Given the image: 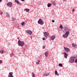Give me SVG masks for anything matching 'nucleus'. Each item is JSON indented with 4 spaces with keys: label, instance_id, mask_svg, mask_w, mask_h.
I'll use <instances>...</instances> for the list:
<instances>
[{
    "label": "nucleus",
    "instance_id": "1",
    "mask_svg": "<svg viewBox=\"0 0 77 77\" xmlns=\"http://www.w3.org/2000/svg\"><path fill=\"white\" fill-rule=\"evenodd\" d=\"M18 45L19 46H21L23 47L24 45V42L23 41H21L19 40L18 41Z\"/></svg>",
    "mask_w": 77,
    "mask_h": 77
},
{
    "label": "nucleus",
    "instance_id": "2",
    "mask_svg": "<svg viewBox=\"0 0 77 77\" xmlns=\"http://www.w3.org/2000/svg\"><path fill=\"white\" fill-rule=\"evenodd\" d=\"M68 35H69V32L67 31L63 35V37L64 38H67L68 36Z\"/></svg>",
    "mask_w": 77,
    "mask_h": 77
},
{
    "label": "nucleus",
    "instance_id": "3",
    "mask_svg": "<svg viewBox=\"0 0 77 77\" xmlns=\"http://www.w3.org/2000/svg\"><path fill=\"white\" fill-rule=\"evenodd\" d=\"M71 59L69 60V62L71 63H74V60L75 59V58L74 57H71Z\"/></svg>",
    "mask_w": 77,
    "mask_h": 77
},
{
    "label": "nucleus",
    "instance_id": "4",
    "mask_svg": "<svg viewBox=\"0 0 77 77\" xmlns=\"http://www.w3.org/2000/svg\"><path fill=\"white\" fill-rule=\"evenodd\" d=\"M38 24H41V25H42L44 24V21L42 20L41 19H40L39 20H38Z\"/></svg>",
    "mask_w": 77,
    "mask_h": 77
},
{
    "label": "nucleus",
    "instance_id": "5",
    "mask_svg": "<svg viewBox=\"0 0 77 77\" xmlns=\"http://www.w3.org/2000/svg\"><path fill=\"white\" fill-rule=\"evenodd\" d=\"M26 33L27 34H29L30 35H31L32 34V32L30 30H27Z\"/></svg>",
    "mask_w": 77,
    "mask_h": 77
},
{
    "label": "nucleus",
    "instance_id": "6",
    "mask_svg": "<svg viewBox=\"0 0 77 77\" xmlns=\"http://www.w3.org/2000/svg\"><path fill=\"white\" fill-rule=\"evenodd\" d=\"M48 35H49V33L46 32L44 33V36L45 37L47 38V36H48Z\"/></svg>",
    "mask_w": 77,
    "mask_h": 77
},
{
    "label": "nucleus",
    "instance_id": "7",
    "mask_svg": "<svg viewBox=\"0 0 77 77\" xmlns=\"http://www.w3.org/2000/svg\"><path fill=\"white\" fill-rule=\"evenodd\" d=\"M13 74V72H10L8 75V77H14V76L12 75Z\"/></svg>",
    "mask_w": 77,
    "mask_h": 77
},
{
    "label": "nucleus",
    "instance_id": "8",
    "mask_svg": "<svg viewBox=\"0 0 77 77\" xmlns=\"http://www.w3.org/2000/svg\"><path fill=\"white\" fill-rule=\"evenodd\" d=\"M7 5L8 6L12 7V4L11 2H9L8 4H7Z\"/></svg>",
    "mask_w": 77,
    "mask_h": 77
},
{
    "label": "nucleus",
    "instance_id": "9",
    "mask_svg": "<svg viewBox=\"0 0 77 77\" xmlns=\"http://www.w3.org/2000/svg\"><path fill=\"white\" fill-rule=\"evenodd\" d=\"M50 38L52 41H53L56 38V37L55 36L52 35L51 37Z\"/></svg>",
    "mask_w": 77,
    "mask_h": 77
},
{
    "label": "nucleus",
    "instance_id": "10",
    "mask_svg": "<svg viewBox=\"0 0 77 77\" xmlns=\"http://www.w3.org/2000/svg\"><path fill=\"white\" fill-rule=\"evenodd\" d=\"M64 50L66 52H69L70 51V49L67 48H64Z\"/></svg>",
    "mask_w": 77,
    "mask_h": 77
},
{
    "label": "nucleus",
    "instance_id": "11",
    "mask_svg": "<svg viewBox=\"0 0 77 77\" xmlns=\"http://www.w3.org/2000/svg\"><path fill=\"white\" fill-rule=\"evenodd\" d=\"M63 54H64V57L65 58H67L68 57V54H66V53H63Z\"/></svg>",
    "mask_w": 77,
    "mask_h": 77
},
{
    "label": "nucleus",
    "instance_id": "12",
    "mask_svg": "<svg viewBox=\"0 0 77 77\" xmlns=\"http://www.w3.org/2000/svg\"><path fill=\"white\" fill-rule=\"evenodd\" d=\"M26 11V12H29V11H30V9L28 8L25 9L24 11Z\"/></svg>",
    "mask_w": 77,
    "mask_h": 77
},
{
    "label": "nucleus",
    "instance_id": "13",
    "mask_svg": "<svg viewBox=\"0 0 77 77\" xmlns=\"http://www.w3.org/2000/svg\"><path fill=\"white\" fill-rule=\"evenodd\" d=\"M55 75H57V76H59V74L57 73V70H55Z\"/></svg>",
    "mask_w": 77,
    "mask_h": 77
},
{
    "label": "nucleus",
    "instance_id": "14",
    "mask_svg": "<svg viewBox=\"0 0 77 77\" xmlns=\"http://www.w3.org/2000/svg\"><path fill=\"white\" fill-rule=\"evenodd\" d=\"M48 53L47 52H46L45 53V55L46 56V57H47V56L48 55Z\"/></svg>",
    "mask_w": 77,
    "mask_h": 77
},
{
    "label": "nucleus",
    "instance_id": "15",
    "mask_svg": "<svg viewBox=\"0 0 77 77\" xmlns=\"http://www.w3.org/2000/svg\"><path fill=\"white\" fill-rule=\"evenodd\" d=\"M51 3H48V7L49 8L50 7H51Z\"/></svg>",
    "mask_w": 77,
    "mask_h": 77
},
{
    "label": "nucleus",
    "instance_id": "16",
    "mask_svg": "<svg viewBox=\"0 0 77 77\" xmlns=\"http://www.w3.org/2000/svg\"><path fill=\"white\" fill-rule=\"evenodd\" d=\"M59 66H60V67H63V65H62V63H59Z\"/></svg>",
    "mask_w": 77,
    "mask_h": 77
},
{
    "label": "nucleus",
    "instance_id": "17",
    "mask_svg": "<svg viewBox=\"0 0 77 77\" xmlns=\"http://www.w3.org/2000/svg\"><path fill=\"white\" fill-rule=\"evenodd\" d=\"M0 53L1 54H3V53H4V51L2 50L0 51Z\"/></svg>",
    "mask_w": 77,
    "mask_h": 77
},
{
    "label": "nucleus",
    "instance_id": "18",
    "mask_svg": "<svg viewBox=\"0 0 77 77\" xmlns=\"http://www.w3.org/2000/svg\"><path fill=\"white\" fill-rule=\"evenodd\" d=\"M15 2L17 3H18V4H19V3H20V2H19V1L17 0H15Z\"/></svg>",
    "mask_w": 77,
    "mask_h": 77
},
{
    "label": "nucleus",
    "instance_id": "19",
    "mask_svg": "<svg viewBox=\"0 0 77 77\" xmlns=\"http://www.w3.org/2000/svg\"><path fill=\"white\" fill-rule=\"evenodd\" d=\"M49 74L48 73L45 74V73H44L43 74V75H45V76H47V75H48Z\"/></svg>",
    "mask_w": 77,
    "mask_h": 77
},
{
    "label": "nucleus",
    "instance_id": "20",
    "mask_svg": "<svg viewBox=\"0 0 77 77\" xmlns=\"http://www.w3.org/2000/svg\"><path fill=\"white\" fill-rule=\"evenodd\" d=\"M32 77H35V74L33 73V72L32 73Z\"/></svg>",
    "mask_w": 77,
    "mask_h": 77
},
{
    "label": "nucleus",
    "instance_id": "21",
    "mask_svg": "<svg viewBox=\"0 0 77 77\" xmlns=\"http://www.w3.org/2000/svg\"><path fill=\"white\" fill-rule=\"evenodd\" d=\"M24 24H25V22H23L22 23H21L22 26H23V25H24Z\"/></svg>",
    "mask_w": 77,
    "mask_h": 77
},
{
    "label": "nucleus",
    "instance_id": "22",
    "mask_svg": "<svg viewBox=\"0 0 77 77\" xmlns=\"http://www.w3.org/2000/svg\"><path fill=\"white\" fill-rule=\"evenodd\" d=\"M64 29L65 30H67V29H68V28H67L65 26H64Z\"/></svg>",
    "mask_w": 77,
    "mask_h": 77
},
{
    "label": "nucleus",
    "instance_id": "23",
    "mask_svg": "<svg viewBox=\"0 0 77 77\" xmlns=\"http://www.w3.org/2000/svg\"><path fill=\"white\" fill-rule=\"evenodd\" d=\"M60 29H62V28H63L62 25H60Z\"/></svg>",
    "mask_w": 77,
    "mask_h": 77
},
{
    "label": "nucleus",
    "instance_id": "24",
    "mask_svg": "<svg viewBox=\"0 0 77 77\" xmlns=\"http://www.w3.org/2000/svg\"><path fill=\"white\" fill-rule=\"evenodd\" d=\"M45 48V45H44L43 46V49H44V48Z\"/></svg>",
    "mask_w": 77,
    "mask_h": 77
},
{
    "label": "nucleus",
    "instance_id": "25",
    "mask_svg": "<svg viewBox=\"0 0 77 77\" xmlns=\"http://www.w3.org/2000/svg\"><path fill=\"white\" fill-rule=\"evenodd\" d=\"M10 55H11V57H12V55H14V53H11L10 54Z\"/></svg>",
    "mask_w": 77,
    "mask_h": 77
},
{
    "label": "nucleus",
    "instance_id": "26",
    "mask_svg": "<svg viewBox=\"0 0 77 77\" xmlns=\"http://www.w3.org/2000/svg\"><path fill=\"white\" fill-rule=\"evenodd\" d=\"M52 3L54 5H55V3H54V2H52Z\"/></svg>",
    "mask_w": 77,
    "mask_h": 77
},
{
    "label": "nucleus",
    "instance_id": "27",
    "mask_svg": "<svg viewBox=\"0 0 77 77\" xmlns=\"http://www.w3.org/2000/svg\"><path fill=\"white\" fill-rule=\"evenodd\" d=\"M43 41H44L45 40V37H44L43 38Z\"/></svg>",
    "mask_w": 77,
    "mask_h": 77
},
{
    "label": "nucleus",
    "instance_id": "28",
    "mask_svg": "<svg viewBox=\"0 0 77 77\" xmlns=\"http://www.w3.org/2000/svg\"><path fill=\"white\" fill-rule=\"evenodd\" d=\"M72 45L73 46V47H75V45H74V44H72Z\"/></svg>",
    "mask_w": 77,
    "mask_h": 77
},
{
    "label": "nucleus",
    "instance_id": "29",
    "mask_svg": "<svg viewBox=\"0 0 77 77\" xmlns=\"http://www.w3.org/2000/svg\"><path fill=\"white\" fill-rule=\"evenodd\" d=\"M36 63L37 64H38V65H39V63H38V62H37Z\"/></svg>",
    "mask_w": 77,
    "mask_h": 77
},
{
    "label": "nucleus",
    "instance_id": "30",
    "mask_svg": "<svg viewBox=\"0 0 77 77\" xmlns=\"http://www.w3.org/2000/svg\"><path fill=\"white\" fill-rule=\"evenodd\" d=\"M75 62H76V63H77V59H76Z\"/></svg>",
    "mask_w": 77,
    "mask_h": 77
},
{
    "label": "nucleus",
    "instance_id": "31",
    "mask_svg": "<svg viewBox=\"0 0 77 77\" xmlns=\"http://www.w3.org/2000/svg\"><path fill=\"white\" fill-rule=\"evenodd\" d=\"M0 14V15H2V14H3V12H2Z\"/></svg>",
    "mask_w": 77,
    "mask_h": 77
},
{
    "label": "nucleus",
    "instance_id": "32",
    "mask_svg": "<svg viewBox=\"0 0 77 77\" xmlns=\"http://www.w3.org/2000/svg\"><path fill=\"white\" fill-rule=\"evenodd\" d=\"M52 22H53V23H54V20H53L52 21Z\"/></svg>",
    "mask_w": 77,
    "mask_h": 77
},
{
    "label": "nucleus",
    "instance_id": "33",
    "mask_svg": "<svg viewBox=\"0 0 77 77\" xmlns=\"http://www.w3.org/2000/svg\"><path fill=\"white\" fill-rule=\"evenodd\" d=\"M2 62V60H0V63H1Z\"/></svg>",
    "mask_w": 77,
    "mask_h": 77
},
{
    "label": "nucleus",
    "instance_id": "34",
    "mask_svg": "<svg viewBox=\"0 0 77 77\" xmlns=\"http://www.w3.org/2000/svg\"><path fill=\"white\" fill-rule=\"evenodd\" d=\"M72 11V12H74V9H73Z\"/></svg>",
    "mask_w": 77,
    "mask_h": 77
},
{
    "label": "nucleus",
    "instance_id": "35",
    "mask_svg": "<svg viewBox=\"0 0 77 77\" xmlns=\"http://www.w3.org/2000/svg\"><path fill=\"white\" fill-rule=\"evenodd\" d=\"M21 1H22V2H24V0H21Z\"/></svg>",
    "mask_w": 77,
    "mask_h": 77
},
{
    "label": "nucleus",
    "instance_id": "36",
    "mask_svg": "<svg viewBox=\"0 0 77 77\" xmlns=\"http://www.w3.org/2000/svg\"><path fill=\"white\" fill-rule=\"evenodd\" d=\"M38 62L39 63V62H40V60H38Z\"/></svg>",
    "mask_w": 77,
    "mask_h": 77
},
{
    "label": "nucleus",
    "instance_id": "37",
    "mask_svg": "<svg viewBox=\"0 0 77 77\" xmlns=\"http://www.w3.org/2000/svg\"><path fill=\"white\" fill-rule=\"evenodd\" d=\"M67 30H69V29H68Z\"/></svg>",
    "mask_w": 77,
    "mask_h": 77
},
{
    "label": "nucleus",
    "instance_id": "38",
    "mask_svg": "<svg viewBox=\"0 0 77 77\" xmlns=\"http://www.w3.org/2000/svg\"><path fill=\"white\" fill-rule=\"evenodd\" d=\"M2 2V0H0V2Z\"/></svg>",
    "mask_w": 77,
    "mask_h": 77
},
{
    "label": "nucleus",
    "instance_id": "39",
    "mask_svg": "<svg viewBox=\"0 0 77 77\" xmlns=\"http://www.w3.org/2000/svg\"><path fill=\"white\" fill-rule=\"evenodd\" d=\"M64 1H66V0H63Z\"/></svg>",
    "mask_w": 77,
    "mask_h": 77
},
{
    "label": "nucleus",
    "instance_id": "40",
    "mask_svg": "<svg viewBox=\"0 0 77 77\" xmlns=\"http://www.w3.org/2000/svg\"><path fill=\"white\" fill-rule=\"evenodd\" d=\"M17 39H19V38L18 37H17Z\"/></svg>",
    "mask_w": 77,
    "mask_h": 77
}]
</instances>
